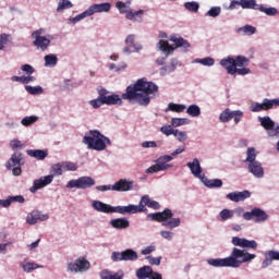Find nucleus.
<instances>
[{
    "label": "nucleus",
    "instance_id": "obj_1",
    "mask_svg": "<svg viewBox=\"0 0 279 279\" xmlns=\"http://www.w3.org/2000/svg\"><path fill=\"white\" fill-rule=\"evenodd\" d=\"M102 95V101L105 106H123V99L131 101V104H137V106L147 107L151 99L156 97L158 93V85L154 82H147L144 78H140L135 84L126 87V93L111 94L106 88H100Z\"/></svg>",
    "mask_w": 279,
    "mask_h": 279
},
{
    "label": "nucleus",
    "instance_id": "obj_2",
    "mask_svg": "<svg viewBox=\"0 0 279 279\" xmlns=\"http://www.w3.org/2000/svg\"><path fill=\"white\" fill-rule=\"evenodd\" d=\"M256 258V254L247 252L245 248L233 247L230 256L225 258H209L207 265L210 267H231L239 269L245 263H252Z\"/></svg>",
    "mask_w": 279,
    "mask_h": 279
},
{
    "label": "nucleus",
    "instance_id": "obj_3",
    "mask_svg": "<svg viewBox=\"0 0 279 279\" xmlns=\"http://www.w3.org/2000/svg\"><path fill=\"white\" fill-rule=\"evenodd\" d=\"M146 219L148 221H158V223H161L162 228L168 229L159 232L161 239H165L166 241H173L175 233L171 230H175V228L182 226V219L173 218V211L169 208H166L163 211L148 214Z\"/></svg>",
    "mask_w": 279,
    "mask_h": 279
},
{
    "label": "nucleus",
    "instance_id": "obj_4",
    "mask_svg": "<svg viewBox=\"0 0 279 279\" xmlns=\"http://www.w3.org/2000/svg\"><path fill=\"white\" fill-rule=\"evenodd\" d=\"M170 43H173V45H170L169 41L165 39H160L157 43L158 51H161V53H163L165 56L156 59L155 62L157 66H165V64H167V58L173 54V51H175V49L181 48L184 51V53H186V51L191 49V44L189 43V40L182 37H177L175 35L170 37Z\"/></svg>",
    "mask_w": 279,
    "mask_h": 279
},
{
    "label": "nucleus",
    "instance_id": "obj_5",
    "mask_svg": "<svg viewBox=\"0 0 279 279\" xmlns=\"http://www.w3.org/2000/svg\"><path fill=\"white\" fill-rule=\"evenodd\" d=\"M82 143L87 146V149H93L94 151H105L108 145H112V141L99 130H89L86 132Z\"/></svg>",
    "mask_w": 279,
    "mask_h": 279
},
{
    "label": "nucleus",
    "instance_id": "obj_6",
    "mask_svg": "<svg viewBox=\"0 0 279 279\" xmlns=\"http://www.w3.org/2000/svg\"><path fill=\"white\" fill-rule=\"evenodd\" d=\"M256 156H258V151L254 147H248L246 149V158L244 159V162L248 173H252L254 178L260 180L262 178H265V169L263 168V163L256 160Z\"/></svg>",
    "mask_w": 279,
    "mask_h": 279
},
{
    "label": "nucleus",
    "instance_id": "obj_7",
    "mask_svg": "<svg viewBox=\"0 0 279 279\" xmlns=\"http://www.w3.org/2000/svg\"><path fill=\"white\" fill-rule=\"evenodd\" d=\"M185 149L186 148L184 146H180L174 151H172L171 155L160 156L156 160L155 165H153L148 169H146L145 173H148V174L160 173V171H167V169H171V167H173V165L167 163V162H171V160H173V156H180V154H184Z\"/></svg>",
    "mask_w": 279,
    "mask_h": 279
},
{
    "label": "nucleus",
    "instance_id": "obj_8",
    "mask_svg": "<svg viewBox=\"0 0 279 279\" xmlns=\"http://www.w3.org/2000/svg\"><path fill=\"white\" fill-rule=\"evenodd\" d=\"M45 34L44 28H39L37 31H34L31 35V38L33 39V45L37 49V51H47L51 45V40H53V37L51 35L43 36Z\"/></svg>",
    "mask_w": 279,
    "mask_h": 279
},
{
    "label": "nucleus",
    "instance_id": "obj_9",
    "mask_svg": "<svg viewBox=\"0 0 279 279\" xmlns=\"http://www.w3.org/2000/svg\"><path fill=\"white\" fill-rule=\"evenodd\" d=\"M116 8L119 10L120 14H126L125 19H128V21L143 23V15L145 14L144 10L132 11V8L128 7L123 1H118Z\"/></svg>",
    "mask_w": 279,
    "mask_h": 279
},
{
    "label": "nucleus",
    "instance_id": "obj_10",
    "mask_svg": "<svg viewBox=\"0 0 279 279\" xmlns=\"http://www.w3.org/2000/svg\"><path fill=\"white\" fill-rule=\"evenodd\" d=\"M23 165H25V157L23 153L16 151L11 155L5 163V168L8 171H12L13 175H21L23 173V169L21 168Z\"/></svg>",
    "mask_w": 279,
    "mask_h": 279
},
{
    "label": "nucleus",
    "instance_id": "obj_11",
    "mask_svg": "<svg viewBox=\"0 0 279 279\" xmlns=\"http://www.w3.org/2000/svg\"><path fill=\"white\" fill-rule=\"evenodd\" d=\"M90 270V262L85 256H80L74 262L68 263L66 271L69 274H86Z\"/></svg>",
    "mask_w": 279,
    "mask_h": 279
},
{
    "label": "nucleus",
    "instance_id": "obj_12",
    "mask_svg": "<svg viewBox=\"0 0 279 279\" xmlns=\"http://www.w3.org/2000/svg\"><path fill=\"white\" fill-rule=\"evenodd\" d=\"M97 184L95 178L84 175L78 179H72L66 183V189H80L82 191H86V189H93Z\"/></svg>",
    "mask_w": 279,
    "mask_h": 279
},
{
    "label": "nucleus",
    "instance_id": "obj_13",
    "mask_svg": "<svg viewBox=\"0 0 279 279\" xmlns=\"http://www.w3.org/2000/svg\"><path fill=\"white\" fill-rule=\"evenodd\" d=\"M244 221H254L255 223H265L269 221V214L260 207H254L250 211H245Z\"/></svg>",
    "mask_w": 279,
    "mask_h": 279
},
{
    "label": "nucleus",
    "instance_id": "obj_14",
    "mask_svg": "<svg viewBox=\"0 0 279 279\" xmlns=\"http://www.w3.org/2000/svg\"><path fill=\"white\" fill-rule=\"evenodd\" d=\"M258 121H259L262 128H264V130H266L269 138H278L279 124H276V122L272 119H270L269 116L259 117Z\"/></svg>",
    "mask_w": 279,
    "mask_h": 279
},
{
    "label": "nucleus",
    "instance_id": "obj_15",
    "mask_svg": "<svg viewBox=\"0 0 279 279\" xmlns=\"http://www.w3.org/2000/svg\"><path fill=\"white\" fill-rule=\"evenodd\" d=\"M274 108H279V98H264L262 102H254L250 106L251 112H263V110H274Z\"/></svg>",
    "mask_w": 279,
    "mask_h": 279
},
{
    "label": "nucleus",
    "instance_id": "obj_16",
    "mask_svg": "<svg viewBox=\"0 0 279 279\" xmlns=\"http://www.w3.org/2000/svg\"><path fill=\"white\" fill-rule=\"evenodd\" d=\"M231 243L234 245V247H242L243 250H256L258 247V242L255 240H247L239 236H233L231 239Z\"/></svg>",
    "mask_w": 279,
    "mask_h": 279
},
{
    "label": "nucleus",
    "instance_id": "obj_17",
    "mask_svg": "<svg viewBox=\"0 0 279 279\" xmlns=\"http://www.w3.org/2000/svg\"><path fill=\"white\" fill-rule=\"evenodd\" d=\"M49 219V215L43 214L40 210H33L26 216V223L28 226H36L38 221H47Z\"/></svg>",
    "mask_w": 279,
    "mask_h": 279
},
{
    "label": "nucleus",
    "instance_id": "obj_18",
    "mask_svg": "<svg viewBox=\"0 0 279 279\" xmlns=\"http://www.w3.org/2000/svg\"><path fill=\"white\" fill-rule=\"evenodd\" d=\"M142 208L140 205L130 204L126 206H116L113 207V213H117L118 215H136L141 213Z\"/></svg>",
    "mask_w": 279,
    "mask_h": 279
},
{
    "label": "nucleus",
    "instance_id": "obj_19",
    "mask_svg": "<svg viewBox=\"0 0 279 279\" xmlns=\"http://www.w3.org/2000/svg\"><path fill=\"white\" fill-rule=\"evenodd\" d=\"M110 10H112V4L110 2L94 3L87 9L89 16H94V14H101L104 12H110Z\"/></svg>",
    "mask_w": 279,
    "mask_h": 279
},
{
    "label": "nucleus",
    "instance_id": "obj_20",
    "mask_svg": "<svg viewBox=\"0 0 279 279\" xmlns=\"http://www.w3.org/2000/svg\"><path fill=\"white\" fill-rule=\"evenodd\" d=\"M113 191L117 193H128V191H132L134 189V181H130L128 179H120L113 185Z\"/></svg>",
    "mask_w": 279,
    "mask_h": 279
},
{
    "label": "nucleus",
    "instance_id": "obj_21",
    "mask_svg": "<svg viewBox=\"0 0 279 279\" xmlns=\"http://www.w3.org/2000/svg\"><path fill=\"white\" fill-rule=\"evenodd\" d=\"M186 167L190 169L192 175H194V178H197L198 180H202L206 175L202 173V163L197 158H194L192 161H189L186 163Z\"/></svg>",
    "mask_w": 279,
    "mask_h": 279
},
{
    "label": "nucleus",
    "instance_id": "obj_22",
    "mask_svg": "<svg viewBox=\"0 0 279 279\" xmlns=\"http://www.w3.org/2000/svg\"><path fill=\"white\" fill-rule=\"evenodd\" d=\"M181 65L182 63L180 62V60L172 58L170 59V62L167 65L159 69V73L162 77H165L166 75L175 73L178 66H181Z\"/></svg>",
    "mask_w": 279,
    "mask_h": 279
},
{
    "label": "nucleus",
    "instance_id": "obj_23",
    "mask_svg": "<svg viewBox=\"0 0 279 279\" xmlns=\"http://www.w3.org/2000/svg\"><path fill=\"white\" fill-rule=\"evenodd\" d=\"M252 197V192L244 190L242 192H231L227 194V199H230V202H245V199H250Z\"/></svg>",
    "mask_w": 279,
    "mask_h": 279
},
{
    "label": "nucleus",
    "instance_id": "obj_24",
    "mask_svg": "<svg viewBox=\"0 0 279 279\" xmlns=\"http://www.w3.org/2000/svg\"><path fill=\"white\" fill-rule=\"evenodd\" d=\"M138 205H140V208H142L141 213H145V210H147V208H145V206H148V208H153L154 210L160 209V203H158L156 201H151L149 198V195L142 196Z\"/></svg>",
    "mask_w": 279,
    "mask_h": 279
},
{
    "label": "nucleus",
    "instance_id": "obj_25",
    "mask_svg": "<svg viewBox=\"0 0 279 279\" xmlns=\"http://www.w3.org/2000/svg\"><path fill=\"white\" fill-rule=\"evenodd\" d=\"M92 208H94L96 213H105L106 215H110L113 213L114 206L106 204L101 201H93Z\"/></svg>",
    "mask_w": 279,
    "mask_h": 279
},
{
    "label": "nucleus",
    "instance_id": "obj_26",
    "mask_svg": "<svg viewBox=\"0 0 279 279\" xmlns=\"http://www.w3.org/2000/svg\"><path fill=\"white\" fill-rule=\"evenodd\" d=\"M220 65L226 69L229 75H234V69H236V63L233 57H227L220 61Z\"/></svg>",
    "mask_w": 279,
    "mask_h": 279
},
{
    "label": "nucleus",
    "instance_id": "obj_27",
    "mask_svg": "<svg viewBox=\"0 0 279 279\" xmlns=\"http://www.w3.org/2000/svg\"><path fill=\"white\" fill-rule=\"evenodd\" d=\"M109 223L114 230H126V228H130V220L128 218H114Z\"/></svg>",
    "mask_w": 279,
    "mask_h": 279
},
{
    "label": "nucleus",
    "instance_id": "obj_28",
    "mask_svg": "<svg viewBox=\"0 0 279 279\" xmlns=\"http://www.w3.org/2000/svg\"><path fill=\"white\" fill-rule=\"evenodd\" d=\"M202 184L207 189H221L223 186V181L221 179H208L206 174L201 180Z\"/></svg>",
    "mask_w": 279,
    "mask_h": 279
},
{
    "label": "nucleus",
    "instance_id": "obj_29",
    "mask_svg": "<svg viewBox=\"0 0 279 279\" xmlns=\"http://www.w3.org/2000/svg\"><path fill=\"white\" fill-rule=\"evenodd\" d=\"M154 274V268L151 266H143L138 268L135 272L137 279H149V277Z\"/></svg>",
    "mask_w": 279,
    "mask_h": 279
},
{
    "label": "nucleus",
    "instance_id": "obj_30",
    "mask_svg": "<svg viewBox=\"0 0 279 279\" xmlns=\"http://www.w3.org/2000/svg\"><path fill=\"white\" fill-rule=\"evenodd\" d=\"M26 154L27 156H31V158H36L37 160H45V158L49 156V153L43 149H28L26 150Z\"/></svg>",
    "mask_w": 279,
    "mask_h": 279
},
{
    "label": "nucleus",
    "instance_id": "obj_31",
    "mask_svg": "<svg viewBox=\"0 0 279 279\" xmlns=\"http://www.w3.org/2000/svg\"><path fill=\"white\" fill-rule=\"evenodd\" d=\"M44 62L46 69H53L54 66H58V54L56 53H49L44 57Z\"/></svg>",
    "mask_w": 279,
    "mask_h": 279
},
{
    "label": "nucleus",
    "instance_id": "obj_32",
    "mask_svg": "<svg viewBox=\"0 0 279 279\" xmlns=\"http://www.w3.org/2000/svg\"><path fill=\"white\" fill-rule=\"evenodd\" d=\"M240 5L243 10H258L260 8L256 0H240Z\"/></svg>",
    "mask_w": 279,
    "mask_h": 279
},
{
    "label": "nucleus",
    "instance_id": "obj_33",
    "mask_svg": "<svg viewBox=\"0 0 279 279\" xmlns=\"http://www.w3.org/2000/svg\"><path fill=\"white\" fill-rule=\"evenodd\" d=\"M36 186H39L40 189H45V186H49L51 182H53V175H46V177H40L39 179L35 180Z\"/></svg>",
    "mask_w": 279,
    "mask_h": 279
},
{
    "label": "nucleus",
    "instance_id": "obj_34",
    "mask_svg": "<svg viewBox=\"0 0 279 279\" xmlns=\"http://www.w3.org/2000/svg\"><path fill=\"white\" fill-rule=\"evenodd\" d=\"M123 256L125 262L138 260V253L132 248L124 250Z\"/></svg>",
    "mask_w": 279,
    "mask_h": 279
},
{
    "label": "nucleus",
    "instance_id": "obj_35",
    "mask_svg": "<svg viewBox=\"0 0 279 279\" xmlns=\"http://www.w3.org/2000/svg\"><path fill=\"white\" fill-rule=\"evenodd\" d=\"M24 88L26 93H28V95H33V96L43 95V93H45V89L40 85H37V86L25 85Z\"/></svg>",
    "mask_w": 279,
    "mask_h": 279
},
{
    "label": "nucleus",
    "instance_id": "obj_36",
    "mask_svg": "<svg viewBox=\"0 0 279 279\" xmlns=\"http://www.w3.org/2000/svg\"><path fill=\"white\" fill-rule=\"evenodd\" d=\"M186 114H189V117H193V118H197L202 116V108H199L197 105L193 104L190 105L186 108Z\"/></svg>",
    "mask_w": 279,
    "mask_h": 279
},
{
    "label": "nucleus",
    "instance_id": "obj_37",
    "mask_svg": "<svg viewBox=\"0 0 279 279\" xmlns=\"http://www.w3.org/2000/svg\"><path fill=\"white\" fill-rule=\"evenodd\" d=\"M62 169H64L62 163H54L50 167L49 175H52V180H53V178H60V175H62V173H64V171Z\"/></svg>",
    "mask_w": 279,
    "mask_h": 279
},
{
    "label": "nucleus",
    "instance_id": "obj_38",
    "mask_svg": "<svg viewBox=\"0 0 279 279\" xmlns=\"http://www.w3.org/2000/svg\"><path fill=\"white\" fill-rule=\"evenodd\" d=\"M238 34H244V36H254L256 34V27L252 25H245L236 29Z\"/></svg>",
    "mask_w": 279,
    "mask_h": 279
},
{
    "label": "nucleus",
    "instance_id": "obj_39",
    "mask_svg": "<svg viewBox=\"0 0 279 279\" xmlns=\"http://www.w3.org/2000/svg\"><path fill=\"white\" fill-rule=\"evenodd\" d=\"M38 119V116H26L21 120V125L24 128H31V125L37 123Z\"/></svg>",
    "mask_w": 279,
    "mask_h": 279
},
{
    "label": "nucleus",
    "instance_id": "obj_40",
    "mask_svg": "<svg viewBox=\"0 0 279 279\" xmlns=\"http://www.w3.org/2000/svg\"><path fill=\"white\" fill-rule=\"evenodd\" d=\"M21 267L23 271H25L26 274H32V271L36 269H43L44 266H40L36 263L28 262L26 264H22Z\"/></svg>",
    "mask_w": 279,
    "mask_h": 279
},
{
    "label": "nucleus",
    "instance_id": "obj_41",
    "mask_svg": "<svg viewBox=\"0 0 279 279\" xmlns=\"http://www.w3.org/2000/svg\"><path fill=\"white\" fill-rule=\"evenodd\" d=\"M89 106H92V108H95V109L101 108V106H105L101 89H98V97L96 99L89 100Z\"/></svg>",
    "mask_w": 279,
    "mask_h": 279
},
{
    "label": "nucleus",
    "instance_id": "obj_42",
    "mask_svg": "<svg viewBox=\"0 0 279 279\" xmlns=\"http://www.w3.org/2000/svg\"><path fill=\"white\" fill-rule=\"evenodd\" d=\"M186 110V106L185 105H180V104H174V102H170L168 105V108L166 109V112H183Z\"/></svg>",
    "mask_w": 279,
    "mask_h": 279
},
{
    "label": "nucleus",
    "instance_id": "obj_43",
    "mask_svg": "<svg viewBox=\"0 0 279 279\" xmlns=\"http://www.w3.org/2000/svg\"><path fill=\"white\" fill-rule=\"evenodd\" d=\"M183 8H185V10H187V12L197 13V12H199V2H197V1L184 2Z\"/></svg>",
    "mask_w": 279,
    "mask_h": 279
},
{
    "label": "nucleus",
    "instance_id": "obj_44",
    "mask_svg": "<svg viewBox=\"0 0 279 279\" xmlns=\"http://www.w3.org/2000/svg\"><path fill=\"white\" fill-rule=\"evenodd\" d=\"M196 64H202L203 66H215V59L213 57H206L203 59H195Z\"/></svg>",
    "mask_w": 279,
    "mask_h": 279
},
{
    "label": "nucleus",
    "instance_id": "obj_45",
    "mask_svg": "<svg viewBox=\"0 0 279 279\" xmlns=\"http://www.w3.org/2000/svg\"><path fill=\"white\" fill-rule=\"evenodd\" d=\"M143 149H156V147H162V142L145 141L142 143Z\"/></svg>",
    "mask_w": 279,
    "mask_h": 279
},
{
    "label": "nucleus",
    "instance_id": "obj_46",
    "mask_svg": "<svg viewBox=\"0 0 279 279\" xmlns=\"http://www.w3.org/2000/svg\"><path fill=\"white\" fill-rule=\"evenodd\" d=\"M258 11L263 12L267 16H276V14H278V9L274 7L265 8L263 4H259Z\"/></svg>",
    "mask_w": 279,
    "mask_h": 279
},
{
    "label": "nucleus",
    "instance_id": "obj_47",
    "mask_svg": "<svg viewBox=\"0 0 279 279\" xmlns=\"http://www.w3.org/2000/svg\"><path fill=\"white\" fill-rule=\"evenodd\" d=\"M73 3L71 0H60L58 3L57 12H64V10H71Z\"/></svg>",
    "mask_w": 279,
    "mask_h": 279
},
{
    "label": "nucleus",
    "instance_id": "obj_48",
    "mask_svg": "<svg viewBox=\"0 0 279 279\" xmlns=\"http://www.w3.org/2000/svg\"><path fill=\"white\" fill-rule=\"evenodd\" d=\"M88 16H90V13L88 12V9H87L83 13L75 15L74 17L70 19L69 21H70V23L75 25V23H80V21H84V19H88Z\"/></svg>",
    "mask_w": 279,
    "mask_h": 279
},
{
    "label": "nucleus",
    "instance_id": "obj_49",
    "mask_svg": "<svg viewBox=\"0 0 279 279\" xmlns=\"http://www.w3.org/2000/svg\"><path fill=\"white\" fill-rule=\"evenodd\" d=\"M232 120L231 111L230 109H225L220 114H219V121L220 123H228V121Z\"/></svg>",
    "mask_w": 279,
    "mask_h": 279
},
{
    "label": "nucleus",
    "instance_id": "obj_50",
    "mask_svg": "<svg viewBox=\"0 0 279 279\" xmlns=\"http://www.w3.org/2000/svg\"><path fill=\"white\" fill-rule=\"evenodd\" d=\"M219 217L221 221H228V219H232L234 217V211H232L231 209H222L219 213Z\"/></svg>",
    "mask_w": 279,
    "mask_h": 279
},
{
    "label": "nucleus",
    "instance_id": "obj_51",
    "mask_svg": "<svg viewBox=\"0 0 279 279\" xmlns=\"http://www.w3.org/2000/svg\"><path fill=\"white\" fill-rule=\"evenodd\" d=\"M235 68L236 66H247L250 64V59L245 56H238L234 59Z\"/></svg>",
    "mask_w": 279,
    "mask_h": 279
},
{
    "label": "nucleus",
    "instance_id": "obj_52",
    "mask_svg": "<svg viewBox=\"0 0 279 279\" xmlns=\"http://www.w3.org/2000/svg\"><path fill=\"white\" fill-rule=\"evenodd\" d=\"M173 136L177 137V141H179V143H184L189 138V134L186 133V131H180L178 129H175Z\"/></svg>",
    "mask_w": 279,
    "mask_h": 279
},
{
    "label": "nucleus",
    "instance_id": "obj_53",
    "mask_svg": "<svg viewBox=\"0 0 279 279\" xmlns=\"http://www.w3.org/2000/svg\"><path fill=\"white\" fill-rule=\"evenodd\" d=\"M160 133L165 134V136H171V134H175V129L171 124H167L160 128Z\"/></svg>",
    "mask_w": 279,
    "mask_h": 279
},
{
    "label": "nucleus",
    "instance_id": "obj_54",
    "mask_svg": "<svg viewBox=\"0 0 279 279\" xmlns=\"http://www.w3.org/2000/svg\"><path fill=\"white\" fill-rule=\"evenodd\" d=\"M206 14L211 19H217L221 14V7H211Z\"/></svg>",
    "mask_w": 279,
    "mask_h": 279
},
{
    "label": "nucleus",
    "instance_id": "obj_55",
    "mask_svg": "<svg viewBox=\"0 0 279 279\" xmlns=\"http://www.w3.org/2000/svg\"><path fill=\"white\" fill-rule=\"evenodd\" d=\"M20 69L23 73H25V75H34V73H36V69L32 66V64H23Z\"/></svg>",
    "mask_w": 279,
    "mask_h": 279
},
{
    "label": "nucleus",
    "instance_id": "obj_56",
    "mask_svg": "<svg viewBox=\"0 0 279 279\" xmlns=\"http://www.w3.org/2000/svg\"><path fill=\"white\" fill-rule=\"evenodd\" d=\"M171 125L172 128H180L182 125H186V118H172Z\"/></svg>",
    "mask_w": 279,
    "mask_h": 279
},
{
    "label": "nucleus",
    "instance_id": "obj_57",
    "mask_svg": "<svg viewBox=\"0 0 279 279\" xmlns=\"http://www.w3.org/2000/svg\"><path fill=\"white\" fill-rule=\"evenodd\" d=\"M62 167L65 171H77V169H78L77 163L72 162V161L62 162Z\"/></svg>",
    "mask_w": 279,
    "mask_h": 279
},
{
    "label": "nucleus",
    "instance_id": "obj_58",
    "mask_svg": "<svg viewBox=\"0 0 279 279\" xmlns=\"http://www.w3.org/2000/svg\"><path fill=\"white\" fill-rule=\"evenodd\" d=\"M9 147L13 150L16 151V149H23L24 145L21 143L20 140H12L9 144Z\"/></svg>",
    "mask_w": 279,
    "mask_h": 279
},
{
    "label": "nucleus",
    "instance_id": "obj_59",
    "mask_svg": "<svg viewBox=\"0 0 279 279\" xmlns=\"http://www.w3.org/2000/svg\"><path fill=\"white\" fill-rule=\"evenodd\" d=\"M111 260H113V263L123 262L124 260L123 251L122 252H112Z\"/></svg>",
    "mask_w": 279,
    "mask_h": 279
},
{
    "label": "nucleus",
    "instance_id": "obj_60",
    "mask_svg": "<svg viewBox=\"0 0 279 279\" xmlns=\"http://www.w3.org/2000/svg\"><path fill=\"white\" fill-rule=\"evenodd\" d=\"M146 260H148L149 265H155L156 267H160L162 256H159V257L147 256Z\"/></svg>",
    "mask_w": 279,
    "mask_h": 279
},
{
    "label": "nucleus",
    "instance_id": "obj_61",
    "mask_svg": "<svg viewBox=\"0 0 279 279\" xmlns=\"http://www.w3.org/2000/svg\"><path fill=\"white\" fill-rule=\"evenodd\" d=\"M235 73L238 75H250V73H252V70H250V68H235L233 70V75H235Z\"/></svg>",
    "mask_w": 279,
    "mask_h": 279
},
{
    "label": "nucleus",
    "instance_id": "obj_62",
    "mask_svg": "<svg viewBox=\"0 0 279 279\" xmlns=\"http://www.w3.org/2000/svg\"><path fill=\"white\" fill-rule=\"evenodd\" d=\"M264 256H269L272 262L274 260H279V251L276 250H270L264 253Z\"/></svg>",
    "mask_w": 279,
    "mask_h": 279
},
{
    "label": "nucleus",
    "instance_id": "obj_63",
    "mask_svg": "<svg viewBox=\"0 0 279 279\" xmlns=\"http://www.w3.org/2000/svg\"><path fill=\"white\" fill-rule=\"evenodd\" d=\"M155 250H156V245L151 244V245L144 247L141 251V254H142V256H149V254L154 253Z\"/></svg>",
    "mask_w": 279,
    "mask_h": 279
},
{
    "label": "nucleus",
    "instance_id": "obj_64",
    "mask_svg": "<svg viewBox=\"0 0 279 279\" xmlns=\"http://www.w3.org/2000/svg\"><path fill=\"white\" fill-rule=\"evenodd\" d=\"M113 275H114V274H112V270L102 269V270L99 272V278H100V279H111Z\"/></svg>",
    "mask_w": 279,
    "mask_h": 279
}]
</instances>
